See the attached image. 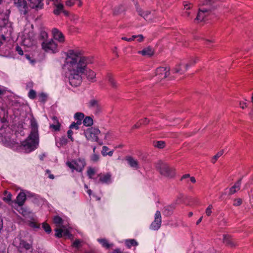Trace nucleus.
<instances>
[{"label":"nucleus","mask_w":253,"mask_h":253,"mask_svg":"<svg viewBox=\"0 0 253 253\" xmlns=\"http://www.w3.org/2000/svg\"><path fill=\"white\" fill-rule=\"evenodd\" d=\"M92 63V57L83 56L78 50H69L67 52L65 66L68 72L84 73L87 65Z\"/></svg>","instance_id":"1"},{"label":"nucleus","mask_w":253,"mask_h":253,"mask_svg":"<svg viewBox=\"0 0 253 253\" xmlns=\"http://www.w3.org/2000/svg\"><path fill=\"white\" fill-rule=\"evenodd\" d=\"M31 126L30 134L21 144L26 153H29L36 149L39 144L38 124L35 120H31Z\"/></svg>","instance_id":"2"},{"label":"nucleus","mask_w":253,"mask_h":253,"mask_svg":"<svg viewBox=\"0 0 253 253\" xmlns=\"http://www.w3.org/2000/svg\"><path fill=\"white\" fill-rule=\"evenodd\" d=\"M157 170L163 176L171 178L174 176V169L169 166L166 163L159 160L155 164Z\"/></svg>","instance_id":"3"},{"label":"nucleus","mask_w":253,"mask_h":253,"mask_svg":"<svg viewBox=\"0 0 253 253\" xmlns=\"http://www.w3.org/2000/svg\"><path fill=\"white\" fill-rule=\"evenodd\" d=\"M13 244L17 248L20 253H32V245L20 237L15 238Z\"/></svg>","instance_id":"4"},{"label":"nucleus","mask_w":253,"mask_h":253,"mask_svg":"<svg viewBox=\"0 0 253 253\" xmlns=\"http://www.w3.org/2000/svg\"><path fill=\"white\" fill-rule=\"evenodd\" d=\"M100 133V130L98 128L93 127L88 128L84 131V134L87 140L92 142H96L101 145L102 142L99 141L98 138V135Z\"/></svg>","instance_id":"5"},{"label":"nucleus","mask_w":253,"mask_h":253,"mask_svg":"<svg viewBox=\"0 0 253 253\" xmlns=\"http://www.w3.org/2000/svg\"><path fill=\"white\" fill-rule=\"evenodd\" d=\"M42 48L47 52L55 53L59 50L58 45L53 40L42 42Z\"/></svg>","instance_id":"6"},{"label":"nucleus","mask_w":253,"mask_h":253,"mask_svg":"<svg viewBox=\"0 0 253 253\" xmlns=\"http://www.w3.org/2000/svg\"><path fill=\"white\" fill-rule=\"evenodd\" d=\"M66 165L73 171L76 170L78 171H82L85 167L86 163L84 159L79 158L76 160H73L71 162H67Z\"/></svg>","instance_id":"7"},{"label":"nucleus","mask_w":253,"mask_h":253,"mask_svg":"<svg viewBox=\"0 0 253 253\" xmlns=\"http://www.w3.org/2000/svg\"><path fill=\"white\" fill-rule=\"evenodd\" d=\"M68 79L70 84L73 86H78L82 82V75L84 73H76L75 72H68Z\"/></svg>","instance_id":"8"},{"label":"nucleus","mask_w":253,"mask_h":253,"mask_svg":"<svg viewBox=\"0 0 253 253\" xmlns=\"http://www.w3.org/2000/svg\"><path fill=\"white\" fill-rule=\"evenodd\" d=\"M162 217L160 211H157L155 214L154 221L151 223L150 228L154 230H158L161 225Z\"/></svg>","instance_id":"9"},{"label":"nucleus","mask_w":253,"mask_h":253,"mask_svg":"<svg viewBox=\"0 0 253 253\" xmlns=\"http://www.w3.org/2000/svg\"><path fill=\"white\" fill-rule=\"evenodd\" d=\"M196 63V59H195L193 61L190 62L189 63L182 64H180L176 66L174 68V73H179L182 74L184 73L190 66Z\"/></svg>","instance_id":"10"},{"label":"nucleus","mask_w":253,"mask_h":253,"mask_svg":"<svg viewBox=\"0 0 253 253\" xmlns=\"http://www.w3.org/2000/svg\"><path fill=\"white\" fill-rule=\"evenodd\" d=\"M169 68L164 67L158 68L156 71V76L158 79L166 78L169 75Z\"/></svg>","instance_id":"11"},{"label":"nucleus","mask_w":253,"mask_h":253,"mask_svg":"<svg viewBox=\"0 0 253 253\" xmlns=\"http://www.w3.org/2000/svg\"><path fill=\"white\" fill-rule=\"evenodd\" d=\"M14 4L21 13L24 14L27 13V2L25 0H14Z\"/></svg>","instance_id":"12"},{"label":"nucleus","mask_w":253,"mask_h":253,"mask_svg":"<svg viewBox=\"0 0 253 253\" xmlns=\"http://www.w3.org/2000/svg\"><path fill=\"white\" fill-rule=\"evenodd\" d=\"M52 33L54 40L57 41L59 43H63L65 42V37L63 34L56 28H53Z\"/></svg>","instance_id":"13"},{"label":"nucleus","mask_w":253,"mask_h":253,"mask_svg":"<svg viewBox=\"0 0 253 253\" xmlns=\"http://www.w3.org/2000/svg\"><path fill=\"white\" fill-rule=\"evenodd\" d=\"M211 10L210 8H199L195 20L198 22L203 20L205 17L207 15V13Z\"/></svg>","instance_id":"14"},{"label":"nucleus","mask_w":253,"mask_h":253,"mask_svg":"<svg viewBox=\"0 0 253 253\" xmlns=\"http://www.w3.org/2000/svg\"><path fill=\"white\" fill-rule=\"evenodd\" d=\"M88 107L94 110L96 113H98L101 109L100 105L98 100L95 99H91L87 103Z\"/></svg>","instance_id":"15"},{"label":"nucleus","mask_w":253,"mask_h":253,"mask_svg":"<svg viewBox=\"0 0 253 253\" xmlns=\"http://www.w3.org/2000/svg\"><path fill=\"white\" fill-rule=\"evenodd\" d=\"M111 174L107 173L105 174H99L98 175V179L97 178L95 179V182L97 183H108L111 181Z\"/></svg>","instance_id":"16"},{"label":"nucleus","mask_w":253,"mask_h":253,"mask_svg":"<svg viewBox=\"0 0 253 253\" xmlns=\"http://www.w3.org/2000/svg\"><path fill=\"white\" fill-rule=\"evenodd\" d=\"M126 160L132 168L137 169L140 168L138 161L133 157L131 156L126 157Z\"/></svg>","instance_id":"17"},{"label":"nucleus","mask_w":253,"mask_h":253,"mask_svg":"<svg viewBox=\"0 0 253 253\" xmlns=\"http://www.w3.org/2000/svg\"><path fill=\"white\" fill-rule=\"evenodd\" d=\"M30 1V6L32 8L39 10L42 8L43 3L42 2V0H29Z\"/></svg>","instance_id":"18"},{"label":"nucleus","mask_w":253,"mask_h":253,"mask_svg":"<svg viewBox=\"0 0 253 253\" xmlns=\"http://www.w3.org/2000/svg\"><path fill=\"white\" fill-rule=\"evenodd\" d=\"M55 231L56 232L55 236L58 238H61L63 236L69 237L71 235L68 229L56 228Z\"/></svg>","instance_id":"19"},{"label":"nucleus","mask_w":253,"mask_h":253,"mask_svg":"<svg viewBox=\"0 0 253 253\" xmlns=\"http://www.w3.org/2000/svg\"><path fill=\"white\" fill-rule=\"evenodd\" d=\"M137 11L138 14L143 17L146 20L151 21L152 15L150 12L148 11H144L141 8H137Z\"/></svg>","instance_id":"20"},{"label":"nucleus","mask_w":253,"mask_h":253,"mask_svg":"<svg viewBox=\"0 0 253 253\" xmlns=\"http://www.w3.org/2000/svg\"><path fill=\"white\" fill-rule=\"evenodd\" d=\"M55 8L53 10V13L56 15H59L64 9V5L59 1H55L54 3Z\"/></svg>","instance_id":"21"},{"label":"nucleus","mask_w":253,"mask_h":253,"mask_svg":"<svg viewBox=\"0 0 253 253\" xmlns=\"http://www.w3.org/2000/svg\"><path fill=\"white\" fill-rule=\"evenodd\" d=\"M106 80L108 82L112 87L116 88L118 86V84L114 79L113 77L110 73H108L106 77Z\"/></svg>","instance_id":"22"},{"label":"nucleus","mask_w":253,"mask_h":253,"mask_svg":"<svg viewBox=\"0 0 253 253\" xmlns=\"http://www.w3.org/2000/svg\"><path fill=\"white\" fill-rule=\"evenodd\" d=\"M139 54H142L143 56L150 57L154 54V50L152 48L147 47L143 49L142 50L138 51Z\"/></svg>","instance_id":"23"},{"label":"nucleus","mask_w":253,"mask_h":253,"mask_svg":"<svg viewBox=\"0 0 253 253\" xmlns=\"http://www.w3.org/2000/svg\"><path fill=\"white\" fill-rule=\"evenodd\" d=\"M26 200V194L24 192H20L16 198V203L19 206H22Z\"/></svg>","instance_id":"24"},{"label":"nucleus","mask_w":253,"mask_h":253,"mask_svg":"<svg viewBox=\"0 0 253 253\" xmlns=\"http://www.w3.org/2000/svg\"><path fill=\"white\" fill-rule=\"evenodd\" d=\"M241 184V179L239 180L234 186L231 187L229 189V194L232 195L240 190Z\"/></svg>","instance_id":"25"},{"label":"nucleus","mask_w":253,"mask_h":253,"mask_svg":"<svg viewBox=\"0 0 253 253\" xmlns=\"http://www.w3.org/2000/svg\"><path fill=\"white\" fill-rule=\"evenodd\" d=\"M223 242L225 244L230 247L235 246L233 239L228 235H224Z\"/></svg>","instance_id":"26"},{"label":"nucleus","mask_w":253,"mask_h":253,"mask_svg":"<svg viewBox=\"0 0 253 253\" xmlns=\"http://www.w3.org/2000/svg\"><path fill=\"white\" fill-rule=\"evenodd\" d=\"M85 71H86L85 75L86 76L87 79L89 81L93 82L95 81V76H96L95 73L91 70H85Z\"/></svg>","instance_id":"27"},{"label":"nucleus","mask_w":253,"mask_h":253,"mask_svg":"<svg viewBox=\"0 0 253 253\" xmlns=\"http://www.w3.org/2000/svg\"><path fill=\"white\" fill-rule=\"evenodd\" d=\"M98 242L101 244L104 248H105L106 249H109L110 247H112L113 244H109L107 240L106 239L103 238V239H97Z\"/></svg>","instance_id":"28"},{"label":"nucleus","mask_w":253,"mask_h":253,"mask_svg":"<svg viewBox=\"0 0 253 253\" xmlns=\"http://www.w3.org/2000/svg\"><path fill=\"white\" fill-rule=\"evenodd\" d=\"M83 123L85 126H90L93 125V119L91 117L87 116L84 119Z\"/></svg>","instance_id":"29"},{"label":"nucleus","mask_w":253,"mask_h":253,"mask_svg":"<svg viewBox=\"0 0 253 253\" xmlns=\"http://www.w3.org/2000/svg\"><path fill=\"white\" fill-rule=\"evenodd\" d=\"M126 244L128 248H130L132 246H137L138 243L134 239H129L126 240Z\"/></svg>","instance_id":"30"},{"label":"nucleus","mask_w":253,"mask_h":253,"mask_svg":"<svg viewBox=\"0 0 253 253\" xmlns=\"http://www.w3.org/2000/svg\"><path fill=\"white\" fill-rule=\"evenodd\" d=\"M48 38V34L44 30H41L40 34L39 35V39L43 41H48L47 40Z\"/></svg>","instance_id":"31"},{"label":"nucleus","mask_w":253,"mask_h":253,"mask_svg":"<svg viewBox=\"0 0 253 253\" xmlns=\"http://www.w3.org/2000/svg\"><path fill=\"white\" fill-rule=\"evenodd\" d=\"M154 146L160 149H162L165 146V142L164 141H156L153 143Z\"/></svg>","instance_id":"32"},{"label":"nucleus","mask_w":253,"mask_h":253,"mask_svg":"<svg viewBox=\"0 0 253 253\" xmlns=\"http://www.w3.org/2000/svg\"><path fill=\"white\" fill-rule=\"evenodd\" d=\"M53 221L57 226H60L63 223V220L59 216H55L53 218Z\"/></svg>","instance_id":"33"},{"label":"nucleus","mask_w":253,"mask_h":253,"mask_svg":"<svg viewBox=\"0 0 253 253\" xmlns=\"http://www.w3.org/2000/svg\"><path fill=\"white\" fill-rule=\"evenodd\" d=\"M191 3H187V2H185L184 4V9H186V10L183 13V16H185V17H188L190 15V12L187 11V10L189 9L191 7Z\"/></svg>","instance_id":"34"},{"label":"nucleus","mask_w":253,"mask_h":253,"mask_svg":"<svg viewBox=\"0 0 253 253\" xmlns=\"http://www.w3.org/2000/svg\"><path fill=\"white\" fill-rule=\"evenodd\" d=\"M50 128H52L55 131H58L60 129V124L59 121H56L55 124H51L50 125Z\"/></svg>","instance_id":"35"},{"label":"nucleus","mask_w":253,"mask_h":253,"mask_svg":"<svg viewBox=\"0 0 253 253\" xmlns=\"http://www.w3.org/2000/svg\"><path fill=\"white\" fill-rule=\"evenodd\" d=\"M74 118L76 120L82 121L84 118V113L81 112H77L74 115Z\"/></svg>","instance_id":"36"},{"label":"nucleus","mask_w":253,"mask_h":253,"mask_svg":"<svg viewBox=\"0 0 253 253\" xmlns=\"http://www.w3.org/2000/svg\"><path fill=\"white\" fill-rule=\"evenodd\" d=\"M223 154V151L221 150L219 152H218L215 156H213L211 162L212 163H215L216 161L217 160V159L221 157Z\"/></svg>","instance_id":"37"},{"label":"nucleus","mask_w":253,"mask_h":253,"mask_svg":"<svg viewBox=\"0 0 253 253\" xmlns=\"http://www.w3.org/2000/svg\"><path fill=\"white\" fill-rule=\"evenodd\" d=\"M95 174V170L91 168H89L88 169L87 171V174L89 178L92 179L93 178V176Z\"/></svg>","instance_id":"38"},{"label":"nucleus","mask_w":253,"mask_h":253,"mask_svg":"<svg viewBox=\"0 0 253 253\" xmlns=\"http://www.w3.org/2000/svg\"><path fill=\"white\" fill-rule=\"evenodd\" d=\"M4 193L5 197H3V200L7 202H10L11 201V194L8 193L7 191H5Z\"/></svg>","instance_id":"39"},{"label":"nucleus","mask_w":253,"mask_h":253,"mask_svg":"<svg viewBox=\"0 0 253 253\" xmlns=\"http://www.w3.org/2000/svg\"><path fill=\"white\" fill-rule=\"evenodd\" d=\"M42 228L44 230V231L47 233H50L51 231V229L49 225L46 223H43L42 224Z\"/></svg>","instance_id":"40"},{"label":"nucleus","mask_w":253,"mask_h":253,"mask_svg":"<svg viewBox=\"0 0 253 253\" xmlns=\"http://www.w3.org/2000/svg\"><path fill=\"white\" fill-rule=\"evenodd\" d=\"M90 160L93 162H97L99 160V156L98 154H96L95 153H93L90 157Z\"/></svg>","instance_id":"41"},{"label":"nucleus","mask_w":253,"mask_h":253,"mask_svg":"<svg viewBox=\"0 0 253 253\" xmlns=\"http://www.w3.org/2000/svg\"><path fill=\"white\" fill-rule=\"evenodd\" d=\"M123 10L122 6L119 5L117 7H115L114 9L113 13L114 15H117L121 12Z\"/></svg>","instance_id":"42"},{"label":"nucleus","mask_w":253,"mask_h":253,"mask_svg":"<svg viewBox=\"0 0 253 253\" xmlns=\"http://www.w3.org/2000/svg\"><path fill=\"white\" fill-rule=\"evenodd\" d=\"M39 100L41 102H45L46 100L47 95L44 93H41L39 94Z\"/></svg>","instance_id":"43"},{"label":"nucleus","mask_w":253,"mask_h":253,"mask_svg":"<svg viewBox=\"0 0 253 253\" xmlns=\"http://www.w3.org/2000/svg\"><path fill=\"white\" fill-rule=\"evenodd\" d=\"M36 92L33 89H31L28 93V96L30 99H33L36 97Z\"/></svg>","instance_id":"44"},{"label":"nucleus","mask_w":253,"mask_h":253,"mask_svg":"<svg viewBox=\"0 0 253 253\" xmlns=\"http://www.w3.org/2000/svg\"><path fill=\"white\" fill-rule=\"evenodd\" d=\"M213 207L211 205H210L206 210V214L207 216L211 215L212 213V209Z\"/></svg>","instance_id":"45"},{"label":"nucleus","mask_w":253,"mask_h":253,"mask_svg":"<svg viewBox=\"0 0 253 253\" xmlns=\"http://www.w3.org/2000/svg\"><path fill=\"white\" fill-rule=\"evenodd\" d=\"M81 241L80 240H75L73 243V246L76 248H79L81 246Z\"/></svg>","instance_id":"46"},{"label":"nucleus","mask_w":253,"mask_h":253,"mask_svg":"<svg viewBox=\"0 0 253 253\" xmlns=\"http://www.w3.org/2000/svg\"><path fill=\"white\" fill-rule=\"evenodd\" d=\"M135 39H136V36L135 35L132 36L130 38H126V37H125L122 38V40H124V41H127V42L132 41L134 40Z\"/></svg>","instance_id":"47"},{"label":"nucleus","mask_w":253,"mask_h":253,"mask_svg":"<svg viewBox=\"0 0 253 253\" xmlns=\"http://www.w3.org/2000/svg\"><path fill=\"white\" fill-rule=\"evenodd\" d=\"M242 203V200L241 199H235L234 201V203H233V205L234 206H239L240 205H241Z\"/></svg>","instance_id":"48"},{"label":"nucleus","mask_w":253,"mask_h":253,"mask_svg":"<svg viewBox=\"0 0 253 253\" xmlns=\"http://www.w3.org/2000/svg\"><path fill=\"white\" fill-rule=\"evenodd\" d=\"M211 0H204L202 3H200L201 5H211Z\"/></svg>","instance_id":"49"},{"label":"nucleus","mask_w":253,"mask_h":253,"mask_svg":"<svg viewBox=\"0 0 253 253\" xmlns=\"http://www.w3.org/2000/svg\"><path fill=\"white\" fill-rule=\"evenodd\" d=\"M108 148L107 146H104L102 147V150L101 151L102 155L103 156H106L107 155V151L108 150Z\"/></svg>","instance_id":"50"},{"label":"nucleus","mask_w":253,"mask_h":253,"mask_svg":"<svg viewBox=\"0 0 253 253\" xmlns=\"http://www.w3.org/2000/svg\"><path fill=\"white\" fill-rule=\"evenodd\" d=\"M29 225L32 228H38L40 225L35 222L31 221L29 223Z\"/></svg>","instance_id":"51"},{"label":"nucleus","mask_w":253,"mask_h":253,"mask_svg":"<svg viewBox=\"0 0 253 253\" xmlns=\"http://www.w3.org/2000/svg\"><path fill=\"white\" fill-rule=\"evenodd\" d=\"M73 134V131L71 129H70L67 132L68 137L73 142L74 141V138L72 137V135Z\"/></svg>","instance_id":"52"},{"label":"nucleus","mask_w":253,"mask_h":253,"mask_svg":"<svg viewBox=\"0 0 253 253\" xmlns=\"http://www.w3.org/2000/svg\"><path fill=\"white\" fill-rule=\"evenodd\" d=\"M70 129H75L76 130L78 129L79 128V126H78L75 122H73L70 126V127H69Z\"/></svg>","instance_id":"53"},{"label":"nucleus","mask_w":253,"mask_h":253,"mask_svg":"<svg viewBox=\"0 0 253 253\" xmlns=\"http://www.w3.org/2000/svg\"><path fill=\"white\" fill-rule=\"evenodd\" d=\"M16 51L19 55H22L23 54V51L22 48L19 46L16 47Z\"/></svg>","instance_id":"54"},{"label":"nucleus","mask_w":253,"mask_h":253,"mask_svg":"<svg viewBox=\"0 0 253 253\" xmlns=\"http://www.w3.org/2000/svg\"><path fill=\"white\" fill-rule=\"evenodd\" d=\"M139 122L141 123L142 125H147L149 123V121L147 119V118H144L143 119L140 120Z\"/></svg>","instance_id":"55"},{"label":"nucleus","mask_w":253,"mask_h":253,"mask_svg":"<svg viewBox=\"0 0 253 253\" xmlns=\"http://www.w3.org/2000/svg\"><path fill=\"white\" fill-rule=\"evenodd\" d=\"M68 140L65 137H62L61 138V143L62 145H65L67 143Z\"/></svg>","instance_id":"56"},{"label":"nucleus","mask_w":253,"mask_h":253,"mask_svg":"<svg viewBox=\"0 0 253 253\" xmlns=\"http://www.w3.org/2000/svg\"><path fill=\"white\" fill-rule=\"evenodd\" d=\"M137 39V41L139 42H141L143 40L144 37L142 35H139L137 36H136V39Z\"/></svg>","instance_id":"57"},{"label":"nucleus","mask_w":253,"mask_h":253,"mask_svg":"<svg viewBox=\"0 0 253 253\" xmlns=\"http://www.w3.org/2000/svg\"><path fill=\"white\" fill-rule=\"evenodd\" d=\"M141 125H142L141 124V123L139 121L138 122H137L135 125H134L133 127H132V128L133 129H134V128H139Z\"/></svg>","instance_id":"58"},{"label":"nucleus","mask_w":253,"mask_h":253,"mask_svg":"<svg viewBox=\"0 0 253 253\" xmlns=\"http://www.w3.org/2000/svg\"><path fill=\"white\" fill-rule=\"evenodd\" d=\"M240 107L242 108V109H244L246 107H247V105H246V103H240Z\"/></svg>","instance_id":"59"},{"label":"nucleus","mask_w":253,"mask_h":253,"mask_svg":"<svg viewBox=\"0 0 253 253\" xmlns=\"http://www.w3.org/2000/svg\"><path fill=\"white\" fill-rule=\"evenodd\" d=\"M52 119L53 122V124H55L56 121H59L58 119H57V117H56V116L53 117L52 118Z\"/></svg>","instance_id":"60"},{"label":"nucleus","mask_w":253,"mask_h":253,"mask_svg":"<svg viewBox=\"0 0 253 253\" xmlns=\"http://www.w3.org/2000/svg\"><path fill=\"white\" fill-rule=\"evenodd\" d=\"M82 121L81 120H77V122H76V124L79 126L80 125L82 124Z\"/></svg>","instance_id":"61"},{"label":"nucleus","mask_w":253,"mask_h":253,"mask_svg":"<svg viewBox=\"0 0 253 253\" xmlns=\"http://www.w3.org/2000/svg\"><path fill=\"white\" fill-rule=\"evenodd\" d=\"M190 180L191 181V182H192V183L196 182V179H195V178L194 177H191L190 178Z\"/></svg>","instance_id":"62"},{"label":"nucleus","mask_w":253,"mask_h":253,"mask_svg":"<svg viewBox=\"0 0 253 253\" xmlns=\"http://www.w3.org/2000/svg\"><path fill=\"white\" fill-rule=\"evenodd\" d=\"M203 217H201L196 222V224L198 225L202 220Z\"/></svg>","instance_id":"63"},{"label":"nucleus","mask_w":253,"mask_h":253,"mask_svg":"<svg viewBox=\"0 0 253 253\" xmlns=\"http://www.w3.org/2000/svg\"><path fill=\"white\" fill-rule=\"evenodd\" d=\"M112 253H122L119 249H116L114 250Z\"/></svg>","instance_id":"64"}]
</instances>
